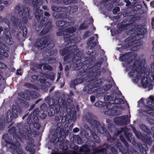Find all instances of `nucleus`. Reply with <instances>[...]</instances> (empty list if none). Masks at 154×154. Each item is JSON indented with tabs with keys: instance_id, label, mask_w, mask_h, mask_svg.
I'll return each instance as SVG.
<instances>
[{
	"instance_id": "338daca9",
	"label": "nucleus",
	"mask_w": 154,
	"mask_h": 154,
	"mask_svg": "<svg viewBox=\"0 0 154 154\" xmlns=\"http://www.w3.org/2000/svg\"><path fill=\"white\" fill-rule=\"evenodd\" d=\"M120 11V8L119 7H116L112 10V13L114 14H117L118 12Z\"/></svg>"
},
{
	"instance_id": "423d86ee",
	"label": "nucleus",
	"mask_w": 154,
	"mask_h": 154,
	"mask_svg": "<svg viewBox=\"0 0 154 154\" xmlns=\"http://www.w3.org/2000/svg\"><path fill=\"white\" fill-rule=\"evenodd\" d=\"M77 47V45L75 44L71 45L68 47H66L60 50V53L61 56H63L66 55L63 57L64 61H66L69 59L70 55L71 54L74 55V58H76L77 54L79 51Z\"/></svg>"
},
{
	"instance_id": "69168bd1",
	"label": "nucleus",
	"mask_w": 154,
	"mask_h": 154,
	"mask_svg": "<svg viewBox=\"0 0 154 154\" xmlns=\"http://www.w3.org/2000/svg\"><path fill=\"white\" fill-rule=\"evenodd\" d=\"M32 123L34 128H36L38 130L41 127V125L40 124L38 123V122H35Z\"/></svg>"
},
{
	"instance_id": "4d7b16f0",
	"label": "nucleus",
	"mask_w": 154,
	"mask_h": 154,
	"mask_svg": "<svg viewBox=\"0 0 154 154\" xmlns=\"http://www.w3.org/2000/svg\"><path fill=\"white\" fill-rule=\"evenodd\" d=\"M112 87V85L111 84H108L103 86V88L105 91H107L109 90Z\"/></svg>"
},
{
	"instance_id": "2f4dec72",
	"label": "nucleus",
	"mask_w": 154,
	"mask_h": 154,
	"mask_svg": "<svg viewBox=\"0 0 154 154\" xmlns=\"http://www.w3.org/2000/svg\"><path fill=\"white\" fill-rule=\"evenodd\" d=\"M140 129L145 132L147 134V136H149L151 138V136L152 135L151 131L150 129L148 128L146 125L143 124H141L140 125Z\"/></svg>"
},
{
	"instance_id": "393cba45",
	"label": "nucleus",
	"mask_w": 154,
	"mask_h": 154,
	"mask_svg": "<svg viewBox=\"0 0 154 154\" xmlns=\"http://www.w3.org/2000/svg\"><path fill=\"white\" fill-rule=\"evenodd\" d=\"M142 64L141 62L139 61H135L133 64L131 71H130V72L132 73V76L134 75L135 71H137V70H141L140 69L142 68Z\"/></svg>"
},
{
	"instance_id": "1a4fd4ad",
	"label": "nucleus",
	"mask_w": 154,
	"mask_h": 154,
	"mask_svg": "<svg viewBox=\"0 0 154 154\" xmlns=\"http://www.w3.org/2000/svg\"><path fill=\"white\" fill-rule=\"evenodd\" d=\"M45 3H48L47 0H32V4L35 10V16L37 19H39L43 14L42 10H39L40 6Z\"/></svg>"
},
{
	"instance_id": "b1692460",
	"label": "nucleus",
	"mask_w": 154,
	"mask_h": 154,
	"mask_svg": "<svg viewBox=\"0 0 154 154\" xmlns=\"http://www.w3.org/2000/svg\"><path fill=\"white\" fill-rule=\"evenodd\" d=\"M134 133L137 138L140 139H141L148 143H151V141L150 140V137L147 136L146 135H145L144 136H143L140 131H137Z\"/></svg>"
},
{
	"instance_id": "6ab92c4d",
	"label": "nucleus",
	"mask_w": 154,
	"mask_h": 154,
	"mask_svg": "<svg viewBox=\"0 0 154 154\" xmlns=\"http://www.w3.org/2000/svg\"><path fill=\"white\" fill-rule=\"evenodd\" d=\"M60 111V105H57L53 106H50L49 109H48L47 112L49 116H54L55 113L58 114Z\"/></svg>"
},
{
	"instance_id": "20e7f679",
	"label": "nucleus",
	"mask_w": 154,
	"mask_h": 154,
	"mask_svg": "<svg viewBox=\"0 0 154 154\" xmlns=\"http://www.w3.org/2000/svg\"><path fill=\"white\" fill-rule=\"evenodd\" d=\"M94 75L91 74L88 75L89 78L92 81V82H94V83L88 84L83 88L84 91H87L89 94H92L96 91L99 87V85L102 83L101 79L99 78L100 76L94 77Z\"/></svg>"
},
{
	"instance_id": "864d4df0",
	"label": "nucleus",
	"mask_w": 154,
	"mask_h": 154,
	"mask_svg": "<svg viewBox=\"0 0 154 154\" xmlns=\"http://www.w3.org/2000/svg\"><path fill=\"white\" fill-rule=\"evenodd\" d=\"M4 23H5L8 25L9 24V21L6 18H1L0 20V24Z\"/></svg>"
},
{
	"instance_id": "052dcab7",
	"label": "nucleus",
	"mask_w": 154,
	"mask_h": 154,
	"mask_svg": "<svg viewBox=\"0 0 154 154\" xmlns=\"http://www.w3.org/2000/svg\"><path fill=\"white\" fill-rule=\"evenodd\" d=\"M120 138L122 141L124 143L125 146L128 147V143L124 137L122 136H120Z\"/></svg>"
},
{
	"instance_id": "ddd939ff",
	"label": "nucleus",
	"mask_w": 154,
	"mask_h": 154,
	"mask_svg": "<svg viewBox=\"0 0 154 154\" xmlns=\"http://www.w3.org/2000/svg\"><path fill=\"white\" fill-rule=\"evenodd\" d=\"M118 108L117 105H115L113 103L108 102L106 106V108L108 110L105 112V114L110 116H116V109Z\"/></svg>"
},
{
	"instance_id": "c85d7f7f",
	"label": "nucleus",
	"mask_w": 154,
	"mask_h": 154,
	"mask_svg": "<svg viewBox=\"0 0 154 154\" xmlns=\"http://www.w3.org/2000/svg\"><path fill=\"white\" fill-rule=\"evenodd\" d=\"M39 108H36L34 109L32 112V123L38 122L39 121Z\"/></svg>"
},
{
	"instance_id": "473e14b6",
	"label": "nucleus",
	"mask_w": 154,
	"mask_h": 154,
	"mask_svg": "<svg viewBox=\"0 0 154 154\" xmlns=\"http://www.w3.org/2000/svg\"><path fill=\"white\" fill-rule=\"evenodd\" d=\"M85 118L87 121L91 124L94 120L97 119V117L93 114L89 112L85 116Z\"/></svg>"
},
{
	"instance_id": "9b49d317",
	"label": "nucleus",
	"mask_w": 154,
	"mask_h": 154,
	"mask_svg": "<svg viewBox=\"0 0 154 154\" xmlns=\"http://www.w3.org/2000/svg\"><path fill=\"white\" fill-rule=\"evenodd\" d=\"M63 20H59L56 23L57 26L59 27L58 30L63 31L66 29V28L70 25L71 20L69 19V17H66L63 18Z\"/></svg>"
},
{
	"instance_id": "a19ab883",
	"label": "nucleus",
	"mask_w": 154,
	"mask_h": 154,
	"mask_svg": "<svg viewBox=\"0 0 154 154\" xmlns=\"http://www.w3.org/2000/svg\"><path fill=\"white\" fill-rule=\"evenodd\" d=\"M138 71L137 70V71H135L137 72V78L138 79H142L145 76V72L144 71H141V70Z\"/></svg>"
},
{
	"instance_id": "9d476101",
	"label": "nucleus",
	"mask_w": 154,
	"mask_h": 154,
	"mask_svg": "<svg viewBox=\"0 0 154 154\" xmlns=\"http://www.w3.org/2000/svg\"><path fill=\"white\" fill-rule=\"evenodd\" d=\"M49 38L47 36H45L40 38L34 44L33 46L35 48H37L38 50L42 49L47 45H49Z\"/></svg>"
},
{
	"instance_id": "f257e3e1",
	"label": "nucleus",
	"mask_w": 154,
	"mask_h": 154,
	"mask_svg": "<svg viewBox=\"0 0 154 154\" xmlns=\"http://www.w3.org/2000/svg\"><path fill=\"white\" fill-rule=\"evenodd\" d=\"M32 112H31L28 116L26 119V121L28 125H25L24 127V130L22 133L21 130H22L23 127L21 123L17 124L15 126H13L8 129V132L5 134H7L13 140L18 139L20 141H23L25 140L27 142V145L32 147L34 146V139L30 136L32 134L31 130L29 124H31L32 122Z\"/></svg>"
},
{
	"instance_id": "f8f14e48",
	"label": "nucleus",
	"mask_w": 154,
	"mask_h": 154,
	"mask_svg": "<svg viewBox=\"0 0 154 154\" xmlns=\"http://www.w3.org/2000/svg\"><path fill=\"white\" fill-rule=\"evenodd\" d=\"M2 31H3V37L5 41L6 44L10 45L11 43V39L12 38V36L9 29L7 28H4L3 29L2 26H0V34Z\"/></svg>"
},
{
	"instance_id": "3c124183",
	"label": "nucleus",
	"mask_w": 154,
	"mask_h": 154,
	"mask_svg": "<svg viewBox=\"0 0 154 154\" xmlns=\"http://www.w3.org/2000/svg\"><path fill=\"white\" fill-rule=\"evenodd\" d=\"M45 112L40 111L39 109V117L42 119H45L47 116L44 113Z\"/></svg>"
},
{
	"instance_id": "ea45409f",
	"label": "nucleus",
	"mask_w": 154,
	"mask_h": 154,
	"mask_svg": "<svg viewBox=\"0 0 154 154\" xmlns=\"http://www.w3.org/2000/svg\"><path fill=\"white\" fill-rule=\"evenodd\" d=\"M90 128L89 127H88V128L86 129L85 131L84 129L83 128H81L80 130H79L80 131V134L81 136L82 139H83L84 140H85V138L87 139H88V137L87 136H85V133L87 131L86 130L87 129Z\"/></svg>"
},
{
	"instance_id": "58836bf2",
	"label": "nucleus",
	"mask_w": 154,
	"mask_h": 154,
	"mask_svg": "<svg viewBox=\"0 0 154 154\" xmlns=\"http://www.w3.org/2000/svg\"><path fill=\"white\" fill-rule=\"evenodd\" d=\"M98 130H97V131H99L101 134L103 135V136L106 135L108 133V131L106 129L104 126H102L101 125V127H100Z\"/></svg>"
},
{
	"instance_id": "aec40b11",
	"label": "nucleus",
	"mask_w": 154,
	"mask_h": 154,
	"mask_svg": "<svg viewBox=\"0 0 154 154\" xmlns=\"http://www.w3.org/2000/svg\"><path fill=\"white\" fill-rule=\"evenodd\" d=\"M6 47V45L2 42V41L0 42V59L1 60L8 57V53L5 51Z\"/></svg>"
},
{
	"instance_id": "cd10ccee",
	"label": "nucleus",
	"mask_w": 154,
	"mask_h": 154,
	"mask_svg": "<svg viewBox=\"0 0 154 154\" xmlns=\"http://www.w3.org/2000/svg\"><path fill=\"white\" fill-rule=\"evenodd\" d=\"M115 97H114V94H111V97H113L111 99V100H113V102L115 104V105H117V104L120 105L121 104H123L124 103V101L123 100L122 98H117L116 96L117 93H115Z\"/></svg>"
},
{
	"instance_id": "bf43d9fd",
	"label": "nucleus",
	"mask_w": 154,
	"mask_h": 154,
	"mask_svg": "<svg viewBox=\"0 0 154 154\" xmlns=\"http://www.w3.org/2000/svg\"><path fill=\"white\" fill-rule=\"evenodd\" d=\"M87 28V26H85V23L84 22L81 24L79 28L80 30H85Z\"/></svg>"
},
{
	"instance_id": "09e8293b",
	"label": "nucleus",
	"mask_w": 154,
	"mask_h": 154,
	"mask_svg": "<svg viewBox=\"0 0 154 154\" xmlns=\"http://www.w3.org/2000/svg\"><path fill=\"white\" fill-rule=\"evenodd\" d=\"M148 150V148L146 146H145L144 147L142 146L140 149V152L142 154H147L146 151Z\"/></svg>"
},
{
	"instance_id": "f704fd0d",
	"label": "nucleus",
	"mask_w": 154,
	"mask_h": 154,
	"mask_svg": "<svg viewBox=\"0 0 154 154\" xmlns=\"http://www.w3.org/2000/svg\"><path fill=\"white\" fill-rule=\"evenodd\" d=\"M79 151L82 153L81 154H88L90 149L88 145L85 144L82 146L80 148Z\"/></svg>"
},
{
	"instance_id": "0eeeda50",
	"label": "nucleus",
	"mask_w": 154,
	"mask_h": 154,
	"mask_svg": "<svg viewBox=\"0 0 154 154\" xmlns=\"http://www.w3.org/2000/svg\"><path fill=\"white\" fill-rule=\"evenodd\" d=\"M139 25L137 26V28L136 29L135 26L133 25L132 23H127L123 25V27L125 29L128 30L129 33L132 32H133L136 31L137 32V35H143L145 34L147 32V29L142 27H139Z\"/></svg>"
},
{
	"instance_id": "dca6fc26",
	"label": "nucleus",
	"mask_w": 154,
	"mask_h": 154,
	"mask_svg": "<svg viewBox=\"0 0 154 154\" xmlns=\"http://www.w3.org/2000/svg\"><path fill=\"white\" fill-rule=\"evenodd\" d=\"M85 135L86 136L88 137V139L92 138L94 141L97 143H99L100 142L99 137L93 131L91 130L90 128L87 129Z\"/></svg>"
},
{
	"instance_id": "49530a36",
	"label": "nucleus",
	"mask_w": 154,
	"mask_h": 154,
	"mask_svg": "<svg viewBox=\"0 0 154 154\" xmlns=\"http://www.w3.org/2000/svg\"><path fill=\"white\" fill-rule=\"evenodd\" d=\"M24 86L27 88L35 89V86L33 84L29 83H26L24 84Z\"/></svg>"
},
{
	"instance_id": "f03ea898",
	"label": "nucleus",
	"mask_w": 154,
	"mask_h": 154,
	"mask_svg": "<svg viewBox=\"0 0 154 154\" xmlns=\"http://www.w3.org/2000/svg\"><path fill=\"white\" fill-rule=\"evenodd\" d=\"M7 134L2 136L3 140L5 142V146L9 149H11L12 154H22V151L19 146L20 143L17 140H13Z\"/></svg>"
},
{
	"instance_id": "6e6d98bb",
	"label": "nucleus",
	"mask_w": 154,
	"mask_h": 154,
	"mask_svg": "<svg viewBox=\"0 0 154 154\" xmlns=\"http://www.w3.org/2000/svg\"><path fill=\"white\" fill-rule=\"evenodd\" d=\"M22 30L23 36V37H26L27 33V29L26 26H23L22 27Z\"/></svg>"
},
{
	"instance_id": "7ed1b4c3",
	"label": "nucleus",
	"mask_w": 154,
	"mask_h": 154,
	"mask_svg": "<svg viewBox=\"0 0 154 154\" xmlns=\"http://www.w3.org/2000/svg\"><path fill=\"white\" fill-rule=\"evenodd\" d=\"M42 15H43V14ZM35 18L37 19L38 22L39 23L38 24V25L36 27V29L37 31H39L40 30L43 26L45 25L43 29L39 34L40 36H43L46 35L53 28L51 22L48 21L47 22V21H45L46 20H47L48 19V18L44 17L43 18L42 15L39 19H37L35 17Z\"/></svg>"
},
{
	"instance_id": "774afa93",
	"label": "nucleus",
	"mask_w": 154,
	"mask_h": 154,
	"mask_svg": "<svg viewBox=\"0 0 154 154\" xmlns=\"http://www.w3.org/2000/svg\"><path fill=\"white\" fill-rule=\"evenodd\" d=\"M28 17L24 16L22 19L21 22L23 24H26L28 22Z\"/></svg>"
},
{
	"instance_id": "4468645a",
	"label": "nucleus",
	"mask_w": 154,
	"mask_h": 154,
	"mask_svg": "<svg viewBox=\"0 0 154 154\" xmlns=\"http://www.w3.org/2000/svg\"><path fill=\"white\" fill-rule=\"evenodd\" d=\"M101 64L99 62L96 63L94 64L93 66L90 67L88 75H90L91 74H94V77L97 76H100L101 75V72L99 69L100 68Z\"/></svg>"
},
{
	"instance_id": "de8ad7c7",
	"label": "nucleus",
	"mask_w": 154,
	"mask_h": 154,
	"mask_svg": "<svg viewBox=\"0 0 154 154\" xmlns=\"http://www.w3.org/2000/svg\"><path fill=\"white\" fill-rule=\"evenodd\" d=\"M40 109L42 112H47L48 109V106L45 103H43L40 106Z\"/></svg>"
},
{
	"instance_id": "39448f33",
	"label": "nucleus",
	"mask_w": 154,
	"mask_h": 154,
	"mask_svg": "<svg viewBox=\"0 0 154 154\" xmlns=\"http://www.w3.org/2000/svg\"><path fill=\"white\" fill-rule=\"evenodd\" d=\"M63 128H57L52 136L54 137H59L57 141V143L58 141L60 143L59 148L62 149L63 151H66L68 149L69 142L68 140H66L65 143V140L63 138Z\"/></svg>"
},
{
	"instance_id": "7c9ffc66",
	"label": "nucleus",
	"mask_w": 154,
	"mask_h": 154,
	"mask_svg": "<svg viewBox=\"0 0 154 154\" xmlns=\"http://www.w3.org/2000/svg\"><path fill=\"white\" fill-rule=\"evenodd\" d=\"M83 82V79L81 78L76 79L72 81L70 85L71 88H75L76 85L82 83Z\"/></svg>"
},
{
	"instance_id": "8fccbe9b",
	"label": "nucleus",
	"mask_w": 154,
	"mask_h": 154,
	"mask_svg": "<svg viewBox=\"0 0 154 154\" xmlns=\"http://www.w3.org/2000/svg\"><path fill=\"white\" fill-rule=\"evenodd\" d=\"M104 136L106 137L107 141H108L109 142H110V143H112V142H114L115 140V139L113 138H112L109 132L106 135H104Z\"/></svg>"
},
{
	"instance_id": "c756f323",
	"label": "nucleus",
	"mask_w": 154,
	"mask_h": 154,
	"mask_svg": "<svg viewBox=\"0 0 154 154\" xmlns=\"http://www.w3.org/2000/svg\"><path fill=\"white\" fill-rule=\"evenodd\" d=\"M64 8L65 7H64L63 8L61 7H58L55 5H53L51 7V9L53 11L55 12H54L53 13L52 16L53 17L56 19H60V18H57L55 17V16H54V14L57 13L58 12H61L62 11H64Z\"/></svg>"
},
{
	"instance_id": "e433bc0d",
	"label": "nucleus",
	"mask_w": 154,
	"mask_h": 154,
	"mask_svg": "<svg viewBox=\"0 0 154 154\" xmlns=\"http://www.w3.org/2000/svg\"><path fill=\"white\" fill-rule=\"evenodd\" d=\"M63 38L65 42H69L68 43H69L70 42H72L71 40H72L73 36L69 33L65 32Z\"/></svg>"
},
{
	"instance_id": "c9c22d12",
	"label": "nucleus",
	"mask_w": 154,
	"mask_h": 154,
	"mask_svg": "<svg viewBox=\"0 0 154 154\" xmlns=\"http://www.w3.org/2000/svg\"><path fill=\"white\" fill-rule=\"evenodd\" d=\"M91 127L95 130H97L100 127H101V124L100 122L95 119L90 124Z\"/></svg>"
},
{
	"instance_id": "e2e57ef3",
	"label": "nucleus",
	"mask_w": 154,
	"mask_h": 154,
	"mask_svg": "<svg viewBox=\"0 0 154 154\" xmlns=\"http://www.w3.org/2000/svg\"><path fill=\"white\" fill-rule=\"evenodd\" d=\"M91 35L90 32L89 31L85 32L84 34L83 38L84 39L87 38Z\"/></svg>"
},
{
	"instance_id": "680f3d73",
	"label": "nucleus",
	"mask_w": 154,
	"mask_h": 154,
	"mask_svg": "<svg viewBox=\"0 0 154 154\" xmlns=\"http://www.w3.org/2000/svg\"><path fill=\"white\" fill-rule=\"evenodd\" d=\"M38 75H32L31 76V78L32 79L31 80V82L32 83H34L35 81L38 79Z\"/></svg>"
},
{
	"instance_id": "bb28decb",
	"label": "nucleus",
	"mask_w": 154,
	"mask_h": 154,
	"mask_svg": "<svg viewBox=\"0 0 154 154\" xmlns=\"http://www.w3.org/2000/svg\"><path fill=\"white\" fill-rule=\"evenodd\" d=\"M119 119L115 121L117 122L118 125H125L127 124V122L128 119V116L127 115L122 116L119 117Z\"/></svg>"
},
{
	"instance_id": "13d9d810",
	"label": "nucleus",
	"mask_w": 154,
	"mask_h": 154,
	"mask_svg": "<svg viewBox=\"0 0 154 154\" xmlns=\"http://www.w3.org/2000/svg\"><path fill=\"white\" fill-rule=\"evenodd\" d=\"M32 98L37 99L39 96V94L37 92H34L31 94Z\"/></svg>"
},
{
	"instance_id": "a211bd4d",
	"label": "nucleus",
	"mask_w": 154,
	"mask_h": 154,
	"mask_svg": "<svg viewBox=\"0 0 154 154\" xmlns=\"http://www.w3.org/2000/svg\"><path fill=\"white\" fill-rule=\"evenodd\" d=\"M15 9L18 11L19 14L23 16L28 17L29 15L30 10L28 8H21L20 5H18L15 7Z\"/></svg>"
},
{
	"instance_id": "6e6552de",
	"label": "nucleus",
	"mask_w": 154,
	"mask_h": 154,
	"mask_svg": "<svg viewBox=\"0 0 154 154\" xmlns=\"http://www.w3.org/2000/svg\"><path fill=\"white\" fill-rule=\"evenodd\" d=\"M78 10V7L75 5L72 7L69 6L67 7H65L64 11L58 12L54 14V16L58 18H64L69 15L70 12L74 13L76 12Z\"/></svg>"
},
{
	"instance_id": "a878e982",
	"label": "nucleus",
	"mask_w": 154,
	"mask_h": 154,
	"mask_svg": "<svg viewBox=\"0 0 154 154\" xmlns=\"http://www.w3.org/2000/svg\"><path fill=\"white\" fill-rule=\"evenodd\" d=\"M124 135L128 141L134 145L136 143L135 140L132 133H128L126 131H124Z\"/></svg>"
},
{
	"instance_id": "c03bdc74",
	"label": "nucleus",
	"mask_w": 154,
	"mask_h": 154,
	"mask_svg": "<svg viewBox=\"0 0 154 154\" xmlns=\"http://www.w3.org/2000/svg\"><path fill=\"white\" fill-rule=\"evenodd\" d=\"M149 98L151 101L148 100L147 102V104L153 107L154 109V98L152 96H150Z\"/></svg>"
},
{
	"instance_id": "5fc2aeb1",
	"label": "nucleus",
	"mask_w": 154,
	"mask_h": 154,
	"mask_svg": "<svg viewBox=\"0 0 154 154\" xmlns=\"http://www.w3.org/2000/svg\"><path fill=\"white\" fill-rule=\"evenodd\" d=\"M95 106L101 108L104 106V105L102 102L99 101L97 102L95 104Z\"/></svg>"
},
{
	"instance_id": "5701e85b",
	"label": "nucleus",
	"mask_w": 154,
	"mask_h": 154,
	"mask_svg": "<svg viewBox=\"0 0 154 154\" xmlns=\"http://www.w3.org/2000/svg\"><path fill=\"white\" fill-rule=\"evenodd\" d=\"M121 61H125L126 64H128L132 61V57L130 54L127 53L123 54L119 57Z\"/></svg>"
},
{
	"instance_id": "79ce46f5",
	"label": "nucleus",
	"mask_w": 154,
	"mask_h": 154,
	"mask_svg": "<svg viewBox=\"0 0 154 154\" xmlns=\"http://www.w3.org/2000/svg\"><path fill=\"white\" fill-rule=\"evenodd\" d=\"M65 32L67 33L71 34L74 32L76 30V28L74 26L69 27L65 29Z\"/></svg>"
},
{
	"instance_id": "4c0bfd02",
	"label": "nucleus",
	"mask_w": 154,
	"mask_h": 154,
	"mask_svg": "<svg viewBox=\"0 0 154 154\" xmlns=\"http://www.w3.org/2000/svg\"><path fill=\"white\" fill-rule=\"evenodd\" d=\"M73 140L74 141L78 144H81L83 142V139L81 138L79 135H74L73 136Z\"/></svg>"
},
{
	"instance_id": "a18cd8bd",
	"label": "nucleus",
	"mask_w": 154,
	"mask_h": 154,
	"mask_svg": "<svg viewBox=\"0 0 154 154\" xmlns=\"http://www.w3.org/2000/svg\"><path fill=\"white\" fill-rule=\"evenodd\" d=\"M62 102L60 103V104L61 105V107H63V108L66 109L67 108L68 106L67 101L65 99H62Z\"/></svg>"
},
{
	"instance_id": "f3484780",
	"label": "nucleus",
	"mask_w": 154,
	"mask_h": 154,
	"mask_svg": "<svg viewBox=\"0 0 154 154\" xmlns=\"http://www.w3.org/2000/svg\"><path fill=\"white\" fill-rule=\"evenodd\" d=\"M123 15L124 17L129 16L130 19L129 20V22L133 24V22L136 20H139L140 17L136 15L134 11H131L128 12V11H126L123 12Z\"/></svg>"
},
{
	"instance_id": "4be33fe9",
	"label": "nucleus",
	"mask_w": 154,
	"mask_h": 154,
	"mask_svg": "<svg viewBox=\"0 0 154 154\" xmlns=\"http://www.w3.org/2000/svg\"><path fill=\"white\" fill-rule=\"evenodd\" d=\"M137 42H136V41H132L130 42L125 44L122 46V48L123 49H126L131 46H132V48L131 50L133 51L137 50L138 49L139 46L137 45Z\"/></svg>"
},
{
	"instance_id": "37998d69",
	"label": "nucleus",
	"mask_w": 154,
	"mask_h": 154,
	"mask_svg": "<svg viewBox=\"0 0 154 154\" xmlns=\"http://www.w3.org/2000/svg\"><path fill=\"white\" fill-rule=\"evenodd\" d=\"M47 103L49 105V106H53L57 105H59L56 103L54 100L52 98H50L48 100Z\"/></svg>"
},
{
	"instance_id": "2eb2a0df",
	"label": "nucleus",
	"mask_w": 154,
	"mask_h": 154,
	"mask_svg": "<svg viewBox=\"0 0 154 154\" xmlns=\"http://www.w3.org/2000/svg\"><path fill=\"white\" fill-rule=\"evenodd\" d=\"M18 111L16 107H14L12 108V113L10 111H8L7 113L6 120L8 123L11 122L13 119V116L14 118H16L18 116Z\"/></svg>"
},
{
	"instance_id": "603ef678",
	"label": "nucleus",
	"mask_w": 154,
	"mask_h": 154,
	"mask_svg": "<svg viewBox=\"0 0 154 154\" xmlns=\"http://www.w3.org/2000/svg\"><path fill=\"white\" fill-rule=\"evenodd\" d=\"M88 146L94 147L96 145L95 143L92 140H90L88 142Z\"/></svg>"
},
{
	"instance_id": "72a5a7b5",
	"label": "nucleus",
	"mask_w": 154,
	"mask_h": 154,
	"mask_svg": "<svg viewBox=\"0 0 154 154\" xmlns=\"http://www.w3.org/2000/svg\"><path fill=\"white\" fill-rule=\"evenodd\" d=\"M107 149L106 148H98L96 147L94 149V152L92 154H106Z\"/></svg>"
},
{
	"instance_id": "0e129e2a",
	"label": "nucleus",
	"mask_w": 154,
	"mask_h": 154,
	"mask_svg": "<svg viewBox=\"0 0 154 154\" xmlns=\"http://www.w3.org/2000/svg\"><path fill=\"white\" fill-rule=\"evenodd\" d=\"M21 95L22 98L28 100L29 98L28 95L25 92H22Z\"/></svg>"
},
{
	"instance_id": "412c9836",
	"label": "nucleus",
	"mask_w": 154,
	"mask_h": 154,
	"mask_svg": "<svg viewBox=\"0 0 154 154\" xmlns=\"http://www.w3.org/2000/svg\"><path fill=\"white\" fill-rule=\"evenodd\" d=\"M137 42H136V41H132L130 42L125 44L122 46V48L123 49H126L131 46H132V48L131 50L133 51L137 50L138 49L139 46L137 45Z\"/></svg>"
}]
</instances>
